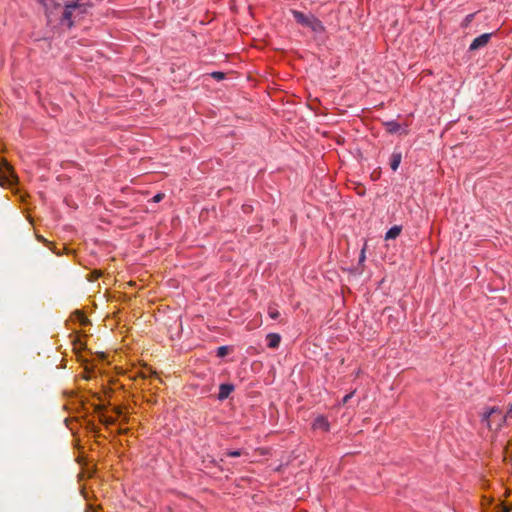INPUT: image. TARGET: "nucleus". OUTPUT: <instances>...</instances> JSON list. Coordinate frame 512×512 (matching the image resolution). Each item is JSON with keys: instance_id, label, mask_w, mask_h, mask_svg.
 Returning a JSON list of instances; mask_svg holds the SVG:
<instances>
[{"instance_id": "nucleus-1", "label": "nucleus", "mask_w": 512, "mask_h": 512, "mask_svg": "<svg viewBox=\"0 0 512 512\" xmlns=\"http://www.w3.org/2000/svg\"><path fill=\"white\" fill-rule=\"evenodd\" d=\"M480 422L489 431L498 432L507 422V415L498 406L484 407L480 414Z\"/></svg>"}, {"instance_id": "nucleus-2", "label": "nucleus", "mask_w": 512, "mask_h": 512, "mask_svg": "<svg viewBox=\"0 0 512 512\" xmlns=\"http://www.w3.org/2000/svg\"><path fill=\"white\" fill-rule=\"evenodd\" d=\"M291 13L298 24L310 28L314 33L322 34L325 32V26L314 15H306L298 10H291Z\"/></svg>"}, {"instance_id": "nucleus-3", "label": "nucleus", "mask_w": 512, "mask_h": 512, "mask_svg": "<svg viewBox=\"0 0 512 512\" xmlns=\"http://www.w3.org/2000/svg\"><path fill=\"white\" fill-rule=\"evenodd\" d=\"M82 7L83 5L79 4L78 2L67 3L64 7V11L60 19L61 24L66 25L68 28H71L74 25V22L72 20L74 12L76 10H81Z\"/></svg>"}, {"instance_id": "nucleus-4", "label": "nucleus", "mask_w": 512, "mask_h": 512, "mask_svg": "<svg viewBox=\"0 0 512 512\" xmlns=\"http://www.w3.org/2000/svg\"><path fill=\"white\" fill-rule=\"evenodd\" d=\"M492 37V33H484L476 37L469 46L470 51L478 50L488 44Z\"/></svg>"}, {"instance_id": "nucleus-5", "label": "nucleus", "mask_w": 512, "mask_h": 512, "mask_svg": "<svg viewBox=\"0 0 512 512\" xmlns=\"http://www.w3.org/2000/svg\"><path fill=\"white\" fill-rule=\"evenodd\" d=\"M312 428L314 430H322L324 432H328L330 430V423L326 416L319 415L314 419Z\"/></svg>"}, {"instance_id": "nucleus-6", "label": "nucleus", "mask_w": 512, "mask_h": 512, "mask_svg": "<svg viewBox=\"0 0 512 512\" xmlns=\"http://www.w3.org/2000/svg\"><path fill=\"white\" fill-rule=\"evenodd\" d=\"M386 131L390 134H395V133H402V134H407L408 131L406 129H402L401 128V125L394 121V120H391V121H386L383 123Z\"/></svg>"}, {"instance_id": "nucleus-7", "label": "nucleus", "mask_w": 512, "mask_h": 512, "mask_svg": "<svg viewBox=\"0 0 512 512\" xmlns=\"http://www.w3.org/2000/svg\"><path fill=\"white\" fill-rule=\"evenodd\" d=\"M234 385L230 383H223L219 386L218 399L223 401L227 399L230 394L234 391Z\"/></svg>"}, {"instance_id": "nucleus-8", "label": "nucleus", "mask_w": 512, "mask_h": 512, "mask_svg": "<svg viewBox=\"0 0 512 512\" xmlns=\"http://www.w3.org/2000/svg\"><path fill=\"white\" fill-rule=\"evenodd\" d=\"M267 339V346L269 348L275 349L278 348L281 342V337L277 333H269L266 337Z\"/></svg>"}, {"instance_id": "nucleus-9", "label": "nucleus", "mask_w": 512, "mask_h": 512, "mask_svg": "<svg viewBox=\"0 0 512 512\" xmlns=\"http://www.w3.org/2000/svg\"><path fill=\"white\" fill-rule=\"evenodd\" d=\"M402 231V227L398 225L392 226L385 234L386 240L396 239Z\"/></svg>"}, {"instance_id": "nucleus-10", "label": "nucleus", "mask_w": 512, "mask_h": 512, "mask_svg": "<svg viewBox=\"0 0 512 512\" xmlns=\"http://www.w3.org/2000/svg\"><path fill=\"white\" fill-rule=\"evenodd\" d=\"M402 155L400 152H394L390 158V167L393 171H396L399 168L401 163Z\"/></svg>"}, {"instance_id": "nucleus-11", "label": "nucleus", "mask_w": 512, "mask_h": 512, "mask_svg": "<svg viewBox=\"0 0 512 512\" xmlns=\"http://www.w3.org/2000/svg\"><path fill=\"white\" fill-rule=\"evenodd\" d=\"M268 315L271 319L277 320L280 317V312L278 311V309L276 307L269 306L268 307Z\"/></svg>"}, {"instance_id": "nucleus-12", "label": "nucleus", "mask_w": 512, "mask_h": 512, "mask_svg": "<svg viewBox=\"0 0 512 512\" xmlns=\"http://www.w3.org/2000/svg\"><path fill=\"white\" fill-rule=\"evenodd\" d=\"M228 353V347L227 346H220L217 349V356L218 357H224Z\"/></svg>"}, {"instance_id": "nucleus-13", "label": "nucleus", "mask_w": 512, "mask_h": 512, "mask_svg": "<svg viewBox=\"0 0 512 512\" xmlns=\"http://www.w3.org/2000/svg\"><path fill=\"white\" fill-rule=\"evenodd\" d=\"M474 16H475V14H474V13H472V14H468V15L464 18V20H463V22H462V27H467V26L472 22V20H473Z\"/></svg>"}, {"instance_id": "nucleus-14", "label": "nucleus", "mask_w": 512, "mask_h": 512, "mask_svg": "<svg viewBox=\"0 0 512 512\" xmlns=\"http://www.w3.org/2000/svg\"><path fill=\"white\" fill-rule=\"evenodd\" d=\"M211 76L218 81L225 78V74L220 71H215V72L211 73Z\"/></svg>"}, {"instance_id": "nucleus-15", "label": "nucleus", "mask_w": 512, "mask_h": 512, "mask_svg": "<svg viewBox=\"0 0 512 512\" xmlns=\"http://www.w3.org/2000/svg\"><path fill=\"white\" fill-rule=\"evenodd\" d=\"M226 455L229 457H239L242 455L241 450H229L226 452Z\"/></svg>"}, {"instance_id": "nucleus-16", "label": "nucleus", "mask_w": 512, "mask_h": 512, "mask_svg": "<svg viewBox=\"0 0 512 512\" xmlns=\"http://www.w3.org/2000/svg\"><path fill=\"white\" fill-rule=\"evenodd\" d=\"M164 198V194L162 193H158L156 194L154 197H153V202H160L162 199Z\"/></svg>"}, {"instance_id": "nucleus-17", "label": "nucleus", "mask_w": 512, "mask_h": 512, "mask_svg": "<svg viewBox=\"0 0 512 512\" xmlns=\"http://www.w3.org/2000/svg\"><path fill=\"white\" fill-rule=\"evenodd\" d=\"M103 421L107 425H112L115 423V419L113 417H104Z\"/></svg>"}, {"instance_id": "nucleus-18", "label": "nucleus", "mask_w": 512, "mask_h": 512, "mask_svg": "<svg viewBox=\"0 0 512 512\" xmlns=\"http://www.w3.org/2000/svg\"><path fill=\"white\" fill-rule=\"evenodd\" d=\"M352 396H353V393L345 395L343 398V403L344 404L347 403L349 401V399H351Z\"/></svg>"}, {"instance_id": "nucleus-19", "label": "nucleus", "mask_w": 512, "mask_h": 512, "mask_svg": "<svg viewBox=\"0 0 512 512\" xmlns=\"http://www.w3.org/2000/svg\"><path fill=\"white\" fill-rule=\"evenodd\" d=\"M504 415H507V419L512 417V407L509 408L508 411L504 412Z\"/></svg>"}, {"instance_id": "nucleus-20", "label": "nucleus", "mask_w": 512, "mask_h": 512, "mask_svg": "<svg viewBox=\"0 0 512 512\" xmlns=\"http://www.w3.org/2000/svg\"><path fill=\"white\" fill-rule=\"evenodd\" d=\"M364 259H365L364 250H362V253H361V256H360V261H363Z\"/></svg>"}, {"instance_id": "nucleus-21", "label": "nucleus", "mask_w": 512, "mask_h": 512, "mask_svg": "<svg viewBox=\"0 0 512 512\" xmlns=\"http://www.w3.org/2000/svg\"><path fill=\"white\" fill-rule=\"evenodd\" d=\"M115 412L117 413V415H121V411L119 408H115Z\"/></svg>"}, {"instance_id": "nucleus-22", "label": "nucleus", "mask_w": 512, "mask_h": 512, "mask_svg": "<svg viewBox=\"0 0 512 512\" xmlns=\"http://www.w3.org/2000/svg\"><path fill=\"white\" fill-rule=\"evenodd\" d=\"M5 167H6V169H7L8 171H10V169H11V168H10L9 164L5 163Z\"/></svg>"}]
</instances>
